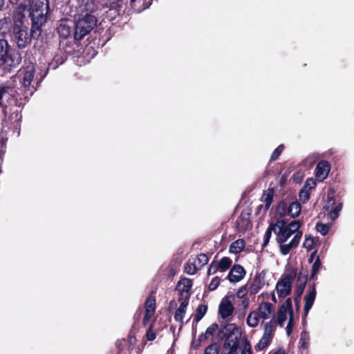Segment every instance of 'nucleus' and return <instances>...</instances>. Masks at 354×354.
<instances>
[{
  "instance_id": "1",
  "label": "nucleus",
  "mask_w": 354,
  "mask_h": 354,
  "mask_svg": "<svg viewBox=\"0 0 354 354\" xmlns=\"http://www.w3.org/2000/svg\"><path fill=\"white\" fill-rule=\"evenodd\" d=\"M48 0H22L16 7L18 13L27 15L31 19L32 33L41 35L42 26L47 21L49 11Z\"/></svg>"
},
{
  "instance_id": "2",
  "label": "nucleus",
  "mask_w": 354,
  "mask_h": 354,
  "mask_svg": "<svg viewBox=\"0 0 354 354\" xmlns=\"http://www.w3.org/2000/svg\"><path fill=\"white\" fill-rule=\"evenodd\" d=\"M21 54L10 48L6 39H0V69L11 71L21 62Z\"/></svg>"
},
{
  "instance_id": "3",
  "label": "nucleus",
  "mask_w": 354,
  "mask_h": 354,
  "mask_svg": "<svg viewBox=\"0 0 354 354\" xmlns=\"http://www.w3.org/2000/svg\"><path fill=\"white\" fill-rule=\"evenodd\" d=\"M40 35H35L28 32V28L26 26L21 19H14V26L10 34L12 41L16 44L20 49H24L30 44L32 38H38Z\"/></svg>"
},
{
  "instance_id": "4",
  "label": "nucleus",
  "mask_w": 354,
  "mask_h": 354,
  "mask_svg": "<svg viewBox=\"0 0 354 354\" xmlns=\"http://www.w3.org/2000/svg\"><path fill=\"white\" fill-rule=\"evenodd\" d=\"M236 328L234 326L233 330L226 336L223 344V347L229 349L227 354H237L239 351L241 354H252V346L247 337H242L241 334L235 335L234 330Z\"/></svg>"
},
{
  "instance_id": "5",
  "label": "nucleus",
  "mask_w": 354,
  "mask_h": 354,
  "mask_svg": "<svg viewBox=\"0 0 354 354\" xmlns=\"http://www.w3.org/2000/svg\"><path fill=\"white\" fill-rule=\"evenodd\" d=\"M97 19L91 13H86L76 20L74 26L73 38L75 41H81L96 26Z\"/></svg>"
},
{
  "instance_id": "6",
  "label": "nucleus",
  "mask_w": 354,
  "mask_h": 354,
  "mask_svg": "<svg viewBox=\"0 0 354 354\" xmlns=\"http://www.w3.org/2000/svg\"><path fill=\"white\" fill-rule=\"evenodd\" d=\"M35 64L31 62L28 63L25 62V65L18 71V76L21 77V84L24 88V91L25 92H29L30 95H32L36 91V87L31 84L35 77Z\"/></svg>"
},
{
  "instance_id": "7",
  "label": "nucleus",
  "mask_w": 354,
  "mask_h": 354,
  "mask_svg": "<svg viewBox=\"0 0 354 354\" xmlns=\"http://www.w3.org/2000/svg\"><path fill=\"white\" fill-rule=\"evenodd\" d=\"M297 276V270H292L290 272L282 275L277 281L275 290L279 298H285L290 295L292 282Z\"/></svg>"
},
{
  "instance_id": "8",
  "label": "nucleus",
  "mask_w": 354,
  "mask_h": 354,
  "mask_svg": "<svg viewBox=\"0 0 354 354\" xmlns=\"http://www.w3.org/2000/svg\"><path fill=\"white\" fill-rule=\"evenodd\" d=\"M136 342L135 331L130 330L127 339H122L116 342L115 345L118 350L117 354H126L127 353L132 352Z\"/></svg>"
},
{
  "instance_id": "9",
  "label": "nucleus",
  "mask_w": 354,
  "mask_h": 354,
  "mask_svg": "<svg viewBox=\"0 0 354 354\" xmlns=\"http://www.w3.org/2000/svg\"><path fill=\"white\" fill-rule=\"evenodd\" d=\"M276 227V241L278 244L284 243L291 236V232L286 226V221L285 219H277L274 222Z\"/></svg>"
},
{
  "instance_id": "10",
  "label": "nucleus",
  "mask_w": 354,
  "mask_h": 354,
  "mask_svg": "<svg viewBox=\"0 0 354 354\" xmlns=\"http://www.w3.org/2000/svg\"><path fill=\"white\" fill-rule=\"evenodd\" d=\"M192 280L188 278H184L178 281L176 289L178 290V301L182 299L189 300L191 295V288L192 287Z\"/></svg>"
},
{
  "instance_id": "11",
  "label": "nucleus",
  "mask_w": 354,
  "mask_h": 354,
  "mask_svg": "<svg viewBox=\"0 0 354 354\" xmlns=\"http://www.w3.org/2000/svg\"><path fill=\"white\" fill-rule=\"evenodd\" d=\"M316 285L313 283L309 286L307 294L304 297L305 305L304 308L303 321L307 317L309 310L311 309L316 297Z\"/></svg>"
},
{
  "instance_id": "12",
  "label": "nucleus",
  "mask_w": 354,
  "mask_h": 354,
  "mask_svg": "<svg viewBox=\"0 0 354 354\" xmlns=\"http://www.w3.org/2000/svg\"><path fill=\"white\" fill-rule=\"evenodd\" d=\"M331 167L328 161L325 160H320L315 169V178L319 182L324 181L328 176Z\"/></svg>"
},
{
  "instance_id": "13",
  "label": "nucleus",
  "mask_w": 354,
  "mask_h": 354,
  "mask_svg": "<svg viewBox=\"0 0 354 354\" xmlns=\"http://www.w3.org/2000/svg\"><path fill=\"white\" fill-rule=\"evenodd\" d=\"M250 213L242 211L236 221V227L239 232H245L252 228V222L250 219Z\"/></svg>"
},
{
  "instance_id": "14",
  "label": "nucleus",
  "mask_w": 354,
  "mask_h": 354,
  "mask_svg": "<svg viewBox=\"0 0 354 354\" xmlns=\"http://www.w3.org/2000/svg\"><path fill=\"white\" fill-rule=\"evenodd\" d=\"M156 298L155 297H149L145 303V312L142 320V324L146 326L153 316L156 311Z\"/></svg>"
},
{
  "instance_id": "15",
  "label": "nucleus",
  "mask_w": 354,
  "mask_h": 354,
  "mask_svg": "<svg viewBox=\"0 0 354 354\" xmlns=\"http://www.w3.org/2000/svg\"><path fill=\"white\" fill-rule=\"evenodd\" d=\"M68 22V20H61L57 27V32L60 39L59 46H62V40H66L72 37V27Z\"/></svg>"
},
{
  "instance_id": "16",
  "label": "nucleus",
  "mask_w": 354,
  "mask_h": 354,
  "mask_svg": "<svg viewBox=\"0 0 354 354\" xmlns=\"http://www.w3.org/2000/svg\"><path fill=\"white\" fill-rule=\"evenodd\" d=\"M245 275L244 268L239 264H236L231 268L226 278L232 283H236L242 280Z\"/></svg>"
},
{
  "instance_id": "17",
  "label": "nucleus",
  "mask_w": 354,
  "mask_h": 354,
  "mask_svg": "<svg viewBox=\"0 0 354 354\" xmlns=\"http://www.w3.org/2000/svg\"><path fill=\"white\" fill-rule=\"evenodd\" d=\"M265 277L266 273L264 270L256 274L249 288L251 295H256L263 288L265 284Z\"/></svg>"
},
{
  "instance_id": "18",
  "label": "nucleus",
  "mask_w": 354,
  "mask_h": 354,
  "mask_svg": "<svg viewBox=\"0 0 354 354\" xmlns=\"http://www.w3.org/2000/svg\"><path fill=\"white\" fill-rule=\"evenodd\" d=\"M303 232H297L296 234H295L294 237L288 244H279L280 246V252L282 255H287L289 254L290 250L293 248H297L300 242V240L302 237Z\"/></svg>"
},
{
  "instance_id": "19",
  "label": "nucleus",
  "mask_w": 354,
  "mask_h": 354,
  "mask_svg": "<svg viewBox=\"0 0 354 354\" xmlns=\"http://www.w3.org/2000/svg\"><path fill=\"white\" fill-rule=\"evenodd\" d=\"M234 310V307L231 301L227 298L223 299L218 306V314L223 319L231 316Z\"/></svg>"
},
{
  "instance_id": "20",
  "label": "nucleus",
  "mask_w": 354,
  "mask_h": 354,
  "mask_svg": "<svg viewBox=\"0 0 354 354\" xmlns=\"http://www.w3.org/2000/svg\"><path fill=\"white\" fill-rule=\"evenodd\" d=\"M16 92L15 86L9 82L0 84V107L3 106L4 97H14Z\"/></svg>"
},
{
  "instance_id": "21",
  "label": "nucleus",
  "mask_w": 354,
  "mask_h": 354,
  "mask_svg": "<svg viewBox=\"0 0 354 354\" xmlns=\"http://www.w3.org/2000/svg\"><path fill=\"white\" fill-rule=\"evenodd\" d=\"M13 26L14 21H12L10 17L1 18L0 19V39H5L8 35H10Z\"/></svg>"
},
{
  "instance_id": "22",
  "label": "nucleus",
  "mask_w": 354,
  "mask_h": 354,
  "mask_svg": "<svg viewBox=\"0 0 354 354\" xmlns=\"http://www.w3.org/2000/svg\"><path fill=\"white\" fill-rule=\"evenodd\" d=\"M179 301L180 302V306L175 311L174 319L176 322L183 324V318L186 313V308L189 304V300L182 299Z\"/></svg>"
},
{
  "instance_id": "23",
  "label": "nucleus",
  "mask_w": 354,
  "mask_h": 354,
  "mask_svg": "<svg viewBox=\"0 0 354 354\" xmlns=\"http://www.w3.org/2000/svg\"><path fill=\"white\" fill-rule=\"evenodd\" d=\"M272 305L270 302H262L258 308V315L260 317L266 319L269 318L272 312Z\"/></svg>"
},
{
  "instance_id": "24",
  "label": "nucleus",
  "mask_w": 354,
  "mask_h": 354,
  "mask_svg": "<svg viewBox=\"0 0 354 354\" xmlns=\"http://www.w3.org/2000/svg\"><path fill=\"white\" fill-rule=\"evenodd\" d=\"M245 246V241L243 239H239L232 242L230 245L229 252L233 254H239L243 251Z\"/></svg>"
},
{
  "instance_id": "25",
  "label": "nucleus",
  "mask_w": 354,
  "mask_h": 354,
  "mask_svg": "<svg viewBox=\"0 0 354 354\" xmlns=\"http://www.w3.org/2000/svg\"><path fill=\"white\" fill-rule=\"evenodd\" d=\"M274 232L275 234L276 232V227L274 225V222L271 221L269 223V226L267 228L264 236H263V242L262 243V248L263 249L265 247L268 245L269 243L270 239L272 236V233Z\"/></svg>"
},
{
  "instance_id": "26",
  "label": "nucleus",
  "mask_w": 354,
  "mask_h": 354,
  "mask_svg": "<svg viewBox=\"0 0 354 354\" xmlns=\"http://www.w3.org/2000/svg\"><path fill=\"white\" fill-rule=\"evenodd\" d=\"M274 190L273 188H269L266 192H263V201L265 203V209L268 210L273 201Z\"/></svg>"
},
{
  "instance_id": "27",
  "label": "nucleus",
  "mask_w": 354,
  "mask_h": 354,
  "mask_svg": "<svg viewBox=\"0 0 354 354\" xmlns=\"http://www.w3.org/2000/svg\"><path fill=\"white\" fill-rule=\"evenodd\" d=\"M301 209V205L297 201H293L289 204V216L292 218L297 217Z\"/></svg>"
},
{
  "instance_id": "28",
  "label": "nucleus",
  "mask_w": 354,
  "mask_h": 354,
  "mask_svg": "<svg viewBox=\"0 0 354 354\" xmlns=\"http://www.w3.org/2000/svg\"><path fill=\"white\" fill-rule=\"evenodd\" d=\"M209 261V257L204 253H201L194 259V263L198 270L201 269Z\"/></svg>"
},
{
  "instance_id": "29",
  "label": "nucleus",
  "mask_w": 354,
  "mask_h": 354,
  "mask_svg": "<svg viewBox=\"0 0 354 354\" xmlns=\"http://www.w3.org/2000/svg\"><path fill=\"white\" fill-rule=\"evenodd\" d=\"M217 263L220 268V271L225 272L231 267L232 260L230 257H223L219 261H217Z\"/></svg>"
},
{
  "instance_id": "30",
  "label": "nucleus",
  "mask_w": 354,
  "mask_h": 354,
  "mask_svg": "<svg viewBox=\"0 0 354 354\" xmlns=\"http://www.w3.org/2000/svg\"><path fill=\"white\" fill-rule=\"evenodd\" d=\"M276 328V321L272 318L269 322L266 323L264 326L263 335L267 337H273V332Z\"/></svg>"
},
{
  "instance_id": "31",
  "label": "nucleus",
  "mask_w": 354,
  "mask_h": 354,
  "mask_svg": "<svg viewBox=\"0 0 354 354\" xmlns=\"http://www.w3.org/2000/svg\"><path fill=\"white\" fill-rule=\"evenodd\" d=\"M271 340L272 337H267L266 335H263V337L260 339L258 344L255 346V351L257 352L263 351L270 344Z\"/></svg>"
},
{
  "instance_id": "32",
  "label": "nucleus",
  "mask_w": 354,
  "mask_h": 354,
  "mask_svg": "<svg viewBox=\"0 0 354 354\" xmlns=\"http://www.w3.org/2000/svg\"><path fill=\"white\" fill-rule=\"evenodd\" d=\"M207 310V306L205 304H200L196 310L194 315V322H198L206 314Z\"/></svg>"
},
{
  "instance_id": "33",
  "label": "nucleus",
  "mask_w": 354,
  "mask_h": 354,
  "mask_svg": "<svg viewBox=\"0 0 354 354\" xmlns=\"http://www.w3.org/2000/svg\"><path fill=\"white\" fill-rule=\"evenodd\" d=\"M277 212L281 216H289V205L284 201H280L277 207Z\"/></svg>"
},
{
  "instance_id": "34",
  "label": "nucleus",
  "mask_w": 354,
  "mask_h": 354,
  "mask_svg": "<svg viewBox=\"0 0 354 354\" xmlns=\"http://www.w3.org/2000/svg\"><path fill=\"white\" fill-rule=\"evenodd\" d=\"M259 316L257 312H251L247 317V324L250 327H256L259 324Z\"/></svg>"
},
{
  "instance_id": "35",
  "label": "nucleus",
  "mask_w": 354,
  "mask_h": 354,
  "mask_svg": "<svg viewBox=\"0 0 354 354\" xmlns=\"http://www.w3.org/2000/svg\"><path fill=\"white\" fill-rule=\"evenodd\" d=\"M301 224L302 223L299 220L292 221L290 223H288L286 221V226L288 227V229H289L291 232V236L295 233L296 234L297 232H301L299 228L301 227Z\"/></svg>"
},
{
  "instance_id": "36",
  "label": "nucleus",
  "mask_w": 354,
  "mask_h": 354,
  "mask_svg": "<svg viewBox=\"0 0 354 354\" xmlns=\"http://www.w3.org/2000/svg\"><path fill=\"white\" fill-rule=\"evenodd\" d=\"M308 276V271L307 269L301 268L298 274H297V283H305L306 284Z\"/></svg>"
},
{
  "instance_id": "37",
  "label": "nucleus",
  "mask_w": 354,
  "mask_h": 354,
  "mask_svg": "<svg viewBox=\"0 0 354 354\" xmlns=\"http://www.w3.org/2000/svg\"><path fill=\"white\" fill-rule=\"evenodd\" d=\"M287 313L288 311L283 308V306H280L277 313V322L280 326H282L284 322L287 319Z\"/></svg>"
},
{
  "instance_id": "38",
  "label": "nucleus",
  "mask_w": 354,
  "mask_h": 354,
  "mask_svg": "<svg viewBox=\"0 0 354 354\" xmlns=\"http://www.w3.org/2000/svg\"><path fill=\"white\" fill-rule=\"evenodd\" d=\"M322 266V262L320 260L319 257H317L315 259V261H314L311 270V274H310V279H313L315 277V275L317 274L319 270H320V268Z\"/></svg>"
},
{
  "instance_id": "39",
  "label": "nucleus",
  "mask_w": 354,
  "mask_h": 354,
  "mask_svg": "<svg viewBox=\"0 0 354 354\" xmlns=\"http://www.w3.org/2000/svg\"><path fill=\"white\" fill-rule=\"evenodd\" d=\"M185 272L190 275L194 274L198 269L195 266L194 261L191 262L190 259L185 265Z\"/></svg>"
},
{
  "instance_id": "40",
  "label": "nucleus",
  "mask_w": 354,
  "mask_h": 354,
  "mask_svg": "<svg viewBox=\"0 0 354 354\" xmlns=\"http://www.w3.org/2000/svg\"><path fill=\"white\" fill-rule=\"evenodd\" d=\"M330 225L329 224H324L321 222H318L316 225V230L322 235H326L330 230Z\"/></svg>"
},
{
  "instance_id": "41",
  "label": "nucleus",
  "mask_w": 354,
  "mask_h": 354,
  "mask_svg": "<svg viewBox=\"0 0 354 354\" xmlns=\"http://www.w3.org/2000/svg\"><path fill=\"white\" fill-rule=\"evenodd\" d=\"M219 346L216 343H213L207 346L203 354H218Z\"/></svg>"
},
{
  "instance_id": "42",
  "label": "nucleus",
  "mask_w": 354,
  "mask_h": 354,
  "mask_svg": "<svg viewBox=\"0 0 354 354\" xmlns=\"http://www.w3.org/2000/svg\"><path fill=\"white\" fill-rule=\"evenodd\" d=\"M284 149V145L283 144L279 145L272 152L270 161H274L279 158L281 153Z\"/></svg>"
},
{
  "instance_id": "43",
  "label": "nucleus",
  "mask_w": 354,
  "mask_h": 354,
  "mask_svg": "<svg viewBox=\"0 0 354 354\" xmlns=\"http://www.w3.org/2000/svg\"><path fill=\"white\" fill-rule=\"evenodd\" d=\"M299 200L303 203H306L309 200V198H310L309 191L307 190L306 189L302 187V189L300 190V192L299 193Z\"/></svg>"
},
{
  "instance_id": "44",
  "label": "nucleus",
  "mask_w": 354,
  "mask_h": 354,
  "mask_svg": "<svg viewBox=\"0 0 354 354\" xmlns=\"http://www.w3.org/2000/svg\"><path fill=\"white\" fill-rule=\"evenodd\" d=\"M218 270L220 271V268L217 263V261L213 260L208 268L207 275L215 274Z\"/></svg>"
},
{
  "instance_id": "45",
  "label": "nucleus",
  "mask_w": 354,
  "mask_h": 354,
  "mask_svg": "<svg viewBox=\"0 0 354 354\" xmlns=\"http://www.w3.org/2000/svg\"><path fill=\"white\" fill-rule=\"evenodd\" d=\"M281 306H283V308L286 309V311H288L289 315H294L292 299L290 297L286 299L284 304H283Z\"/></svg>"
},
{
  "instance_id": "46",
  "label": "nucleus",
  "mask_w": 354,
  "mask_h": 354,
  "mask_svg": "<svg viewBox=\"0 0 354 354\" xmlns=\"http://www.w3.org/2000/svg\"><path fill=\"white\" fill-rule=\"evenodd\" d=\"M220 284V278L218 277H214L210 281L208 289L209 291L215 290Z\"/></svg>"
},
{
  "instance_id": "47",
  "label": "nucleus",
  "mask_w": 354,
  "mask_h": 354,
  "mask_svg": "<svg viewBox=\"0 0 354 354\" xmlns=\"http://www.w3.org/2000/svg\"><path fill=\"white\" fill-rule=\"evenodd\" d=\"M342 204H337L333 209H332L330 212V217L332 220H335L338 217L339 212L342 209Z\"/></svg>"
},
{
  "instance_id": "48",
  "label": "nucleus",
  "mask_w": 354,
  "mask_h": 354,
  "mask_svg": "<svg viewBox=\"0 0 354 354\" xmlns=\"http://www.w3.org/2000/svg\"><path fill=\"white\" fill-rule=\"evenodd\" d=\"M306 284H305V283L304 284V283H300L297 282L295 293V295L297 296V297H301V295L304 292V290L306 288Z\"/></svg>"
},
{
  "instance_id": "49",
  "label": "nucleus",
  "mask_w": 354,
  "mask_h": 354,
  "mask_svg": "<svg viewBox=\"0 0 354 354\" xmlns=\"http://www.w3.org/2000/svg\"><path fill=\"white\" fill-rule=\"evenodd\" d=\"M316 185L317 183L315 180L312 178H309L306 180L303 187L309 191L310 189L315 188Z\"/></svg>"
},
{
  "instance_id": "50",
  "label": "nucleus",
  "mask_w": 354,
  "mask_h": 354,
  "mask_svg": "<svg viewBox=\"0 0 354 354\" xmlns=\"http://www.w3.org/2000/svg\"><path fill=\"white\" fill-rule=\"evenodd\" d=\"M313 244H314L313 238L311 236H309V237L306 238V239L304 242L303 246L305 248H306V250L308 251H310L313 249Z\"/></svg>"
},
{
  "instance_id": "51",
  "label": "nucleus",
  "mask_w": 354,
  "mask_h": 354,
  "mask_svg": "<svg viewBox=\"0 0 354 354\" xmlns=\"http://www.w3.org/2000/svg\"><path fill=\"white\" fill-rule=\"evenodd\" d=\"M218 329V325L216 323L211 324L206 330L207 335L213 336L215 332Z\"/></svg>"
},
{
  "instance_id": "52",
  "label": "nucleus",
  "mask_w": 354,
  "mask_h": 354,
  "mask_svg": "<svg viewBox=\"0 0 354 354\" xmlns=\"http://www.w3.org/2000/svg\"><path fill=\"white\" fill-rule=\"evenodd\" d=\"M294 325V315H289V320L286 326V332L288 335H290L292 331Z\"/></svg>"
},
{
  "instance_id": "53",
  "label": "nucleus",
  "mask_w": 354,
  "mask_h": 354,
  "mask_svg": "<svg viewBox=\"0 0 354 354\" xmlns=\"http://www.w3.org/2000/svg\"><path fill=\"white\" fill-rule=\"evenodd\" d=\"M247 293H248V288H247L246 286H243L239 289V290L236 292V296H237V297H239L240 299L248 298L246 297Z\"/></svg>"
},
{
  "instance_id": "54",
  "label": "nucleus",
  "mask_w": 354,
  "mask_h": 354,
  "mask_svg": "<svg viewBox=\"0 0 354 354\" xmlns=\"http://www.w3.org/2000/svg\"><path fill=\"white\" fill-rule=\"evenodd\" d=\"M153 324H151L149 329L147 330L146 333V337L149 341H153L156 337V334L154 331L152 330Z\"/></svg>"
},
{
  "instance_id": "55",
  "label": "nucleus",
  "mask_w": 354,
  "mask_h": 354,
  "mask_svg": "<svg viewBox=\"0 0 354 354\" xmlns=\"http://www.w3.org/2000/svg\"><path fill=\"white\" fill-rule=\"evenodd\" d=\"M141 314H142V309L141 308H139L135 315H134V319H135V322H134V324L132 326L131 330H133V331H135L136 330V325L137 324V323L139 322V319L141 317Z\"/></svg>"
},
{
  "instance_id": "56",
  "label": "nucleus",
  "mask_w": 354,
  "mask_h": 354,
  "mask_svg": "<svg viewBox=\"0 0 354 354\" xmlns=\"http://www.w3.org/2000/svg\"><path fill=\"white\" fill-rule=\"evenodd\" d=\"M304 175L301 172L297 171L292 176V180L296 183H301L303 180Z\"/></svg>"
},
{
  "instance_id": "57",
  "label": "nucleus",
  "mask_w": 354,
  "mask_h": 354,
  "mask_svg": "<svg viewBox=\"0 0 354 354\" xmlns=\"http://www.w3.org/2000/svg\"><path fill=\"white\" fill-rule=\"evenodd\" d=\"M289 174H290V172L289 171H286L281 177L280 178V180H279V185L281 186H283L286 184L287 181H288V178L289 177Z\"/></svg>"
},
{
  "instance_id": "58",
  "label": "nucleus",
  "mask_w": 354,
  "mask_h": 354,
  "mask_svg": "<svg viewBox=\"0 0 354 354\" xmlns=\"http://www.w3.org/2000/svg\"><path fill=\"white\" fill-rule=\"evenodd\" d=\"M335 204V200L333 197H328L327 200V203L326 205V209H328L330 206H333Z\"/></svg>"
},
{
  "instance_id": "59",
  "label": "nucleus",
  "mask_w": 354,
  "mask_h": 354,
  "mask_svg": "<svg viewBox=\"0 0 354 354\" xmlns=\"http://www.w3.org/2000/svg\"><path fill=\"white\" fill-rule=\"evenodd\" d=\"M177 306V303L176 301L173 299V300H171L169 304V306H168V311H171L173 309H174Z\"/></svg>"
},
{
  "instance_id": "60",
  "label": "nucleus",
  "mask_w": 354,
  "mask_h": 354,
  "mask_svg": "<svg viewBox=\"0 0 354 354\" xmlns=\"http://www.w3.org/2000/svg\"><path fill=\"white\" fill-rule=\"evenodd\" d=\"M241 306H242L243 310H245L246 308H248L249 306V299L248 298L242 299Z\"/></svg>"
},
{
  "instance_id": "61",
  "label": "nucleus",
  "mask_w": 354,
  "mask_h": 354,
  "mask_svg": "<svg viewBox=\"0 0 354 354\" xmlns=\"http://www.w3.org/2000/svg\"><path fill=\"white\" fill-rule=\"evenodd\" d=\"M300 300L301 297H297V295H295L294 298L295 305L297 310H299L300 308Z\"/></svg>"
},
{
  "instance_id": "62",
  "label": "nucleus",
  "mask_w": 354,
  "mask_h": 354,
  "mask_svg": "<svg viewBox=\"0 0 354 354\" xmlns=\"http://www.w3.org/2000/svg\"><path fill=\"white\" fill-rule=\"evenodd\" d=\"M207 339V334L205 333H203L201 334L199 337H198V339H197V342H202L205 340H206Z\"/></svg>"
},
{
  "instance_id": "63",
  "label": "nucleus",
  "mask_w": 354,
  "mask_h": 354,
  "mask_svg": "<svg viewBox=\"0 0 354 354\" xmlns=\"http://www.w3.org/2000/svg\"><path fill=\"white\" fill-rule=\"evenodd\" d=\"M316 254H317V250L313 252L310 256V258L308 259V262L309 263H312L316 256Z\"/></svg>"
},
{
  "instance_id": "64",
  "label": "nucleus",
  "mask_w": 354,
  "mask_h": 354,
  "mask_svg": "<svg viewBox=\"0 0 354 354\" xmlns=\"http://www.w3.org/2000/svg\"><path fill=\"white\" fill-rule=\"evenodd\" d=\"M145 4V8H147L151 4L153 0H143Z\"/></svg>"
}]
</instances>
